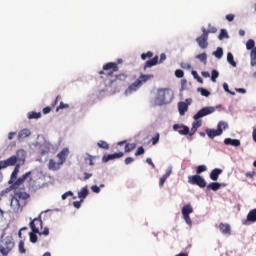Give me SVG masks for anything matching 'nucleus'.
Instances as JSON below:
<instances>
[{"mask_svg": "<svg viewBox=\"0 0 256 256\" xmlns=\"http://www.w3.org/2000/svg\"><path fill=\"white\" fill-rule=\"evenodd\" d=\"M41 178H37L35 176H32V172H27L23 174L21 177H19L13 186H10L5 190L6 193L14 190L17 191L21 188V186L24 185L25 182H27V186L29 191L36 192L37 190L41 189L43 187L42 183L40 182Z\"/></svg>", "mask_w": 256, "mask_h": 256, "instance_id": "1", "label": "nucleus"}, {"mask_svg": "<svg viewBox=\"0 0 256 256\" xmlns=\"http://www.w3.org/2000/svg\"><path fill=\"white\" fill-rule=\"evenodd\" d=\"M154 77V74H141L135 82L126 88L125 95H131L134 92H137L145 83L154 79Z\"/></svg>", "mask_w": 256, "mask_h": 256, "instance_id": "2", "label": "nucleus"}, {"mask_svg": "<svg viewBox=\"0 0 256 256\" xmlns=\"http://www.w3.org/2000/svg\"><path fill=\"white\" fill-rule=\"evenodd\" d=\"M174 99V92L169 88H161L157 92L156 102L159 105H165L172 102Z\"/></svg>", "mask_w": 256, "mask_h": 256, "instance_id": "3", "label": "nucleus"}, {"mask_svg": "<svg viewBox=\"0 0 256 256\" xmlns=\"http://www.w3.org/2000/svg\"><path fill=\"white\" fill-rule=\"evenodd\" d=\"M122 58H118L117 62H108L104 64L103 70H100L99 75H105L107 78L113 77L115 72L119 71V64H122Z\"/></svg>", "mask_w": 256, "mask_h": 256, "instance_id": "4", "label": "nucleus"}, {"mask_svg": "<svg viewBox=\"0 0 256 256\" xmlns=\"http://www.w3.org/2000/svg\"><path fill=\"white\" fill-rule=\"evenodd\" d=\"M216 109L217 108L215 107H206L198 111V113L193 117L195 121L193 122L192 126L198 130L202 126V121H199V119L215 113Z\"/></svg>", "mask_w": 256, "mask_h": 256, "instance_id": "5", "label": "nucleus"}, {"mask_svg": "<svg viewBox=\"0 0 256 256\" xmlns=\"http://www.w3.org/2000/svg\"><path fill=\"white\" fill-rule=\"evenodd\" d=\"M17 156H11L10 158L0 161V170L6 169L10 166H15L17 162L19 161V156L21 155L23 161H25V151L19 150L16 153Z\"/></svg>", "mask_w": 256, "mask_h": 256, "instance_id": "6", "label": "nucleus"}, {"mask_svg": "<svg viewBox=\"0 0 256 256\" xmlns=\"http://www.w3.org/2000/svg\"><path fill=\"white\" fill-rule=\"evenodd\" d=\"M30 196L24 192H15L11 199L10 206L13 210L18 211L21 208L20 200H27Z\"/></svg>", "mask_w": 256, "mask_h": 256, "instance_id": "7", "label": "nucleus"}, {"mask_svg": "<svg viewBox=\"0 0 256 256\" xmlns=\"http://www.w3.org/2000/svg\"><path fill=\"white\" fill-rule=\"evenodd\" d=\"M202 34L201 36H198V38H196V42L199 46L200 49H207L209 47V36H208V32H207V28H201Z\"/></svg>", "mask_w": 256, "mask_h": 256, "instance_id": "8", "label": "nucleus"}, {"mask_svg": "<svg viewBox=\"0 0 256 256\" xmlns=\"http://www.w3.org/2000/svg\"><path fill=\"white\" fill-rule=\"evenodd\" d=\"M188 183L191 184V185H197L200 188L207 187L206 180L200 175L189 176L188 177Z\"/></svg>", "mask_w": 256, "mask_h": 256, "instance_id": "9", "label": "nucleus"}, {"mask_svg": "<svg viewBox=\"0 0 256 256\" xmlns=\"http://www.w3.org/2000/svg\"><path fill=\"white\" fill-rule=\"evenodd\" d=\"M15 247V243L11 239H6L3 246H0L2 256H8Z\"/></svg>", "mask_w": 256, "mask_h": 256, "instance_id": "10", "label": "nucleus"}, {"mask_svg": "<svg viewBox=\"0 0 256 256\" xmlns=\"http://www.w3.org/2000/svg\"><path fill=\"white\" fill-rule=\"evenodd\" d=\"M29 226L33 233H40V229H43L42 215H39L37 218L33 219L29 223Z\"/></svg>", "mask_w": 256, "mask_h": 256, "instance_id": "11", "label": "nucleus"}, {"mask_svg": "<svg viewBox=\"0 0 256 256\" xmlns=\"http://www.w3.org/2000/svg\"><path fill=\"white\" fill-rule=\"evenodd\" d=\"M194 212V209L193 207L190 205V204H187L185 205L183 208H182V215H183V218L185 220V222L188 224V225H192V219L190 218V214H192Z\"/></svg>", "mask_w": 256, "mask_h": 256, "instance_id": "12", "label": "nucleus"}, {"mask_svg": "<svg viewBox=\"0 0 256 256\" xmlns=\"http://www.w3.org/2000/svg\"><path fill=\"white\" fill-rule=\"evenodd\" d=\"M173 130L178 132L180 135L187 136L190 133V128L185 125L175 124Z\"/></svg>", "mask_w": 256, "mask_h": 256, "instance_id": "13", "label": "nucleus"}, {"mask_svg": "<svg viewBox=\"0 0 256 256\" xmlns=\"http://www.w3.org/2000/svg\"><path fill=\"white\" fill-rule=\"evenodd\" d=\"M69 149L68 148H64L59 154H57V158L58 161L60 162V164L64 165L65 162L67 161V158L69 156Z\"/></svg>", "mask_w": 256, "mask_h": 256, "instance_id": "14", "label": "nucleus"}, {"mask_svg": "<svg viewBox=\"0 0 256 256\" xmlns=\"http://www.w3.org/2000/svg\"><path fill=\"white\" fill-rule=\"evenodd\" d=\"M128 74L120 73L116 74L113 80H110V86H113L115 83L119 82H126L128 79Z\"/></svg>", "mask_w": 256, "mask_h": 256, "instance_id": "15", "label": "nucleus"}, {"mask_svg": "<svg viewBox=\"0 0 256 256\" xmlns=\"http://www.w3.org/2000/svg\"><path fill=\"white\" fill-rule=\"evenodd\" d=\"M124 157V153L123 152H119V153H115V154H109V155H104L102 157V161L104 163H107L111 160H114V159H119V158H122Z\"/></svg>", "mask_w": 256, "mask_h": 256, "instance_id": "16", "label": "nucleus"}, {"mask_svg": "<svg viewBox=\"0 0 256 256\" xmlns=\"http://www.w3.org/2000/svg\"><path fill=\"white\" fill-rule=\"evenodd\" d=\"M218 228L223 235L231 236V225L227 223H220Z\"/></svg>", "mask_w": 256, "mask_h": 256, "instance_id": "17", "label": "nucleus"}, {"mask_svg": "<svg viewBox=\"0 0 256 256\" xmlns=\"http://www.w3.org/2000/svg\"><path fill=\"white\" fill-rule=\"evenodd\" d=\"M256 222V208L250 210V212L247 215L246 221L244 222L245 225H248L249 223H255Z\"/></svg>", "mask_w": 256, "mask_h": 256, "instance_id": "18", "label": "nucleus"}, {"mask_svg": "<svg viewBox=\"0 0 256 256\" xmlns=\"http://www.w3.org/2000/svg\"><path fill=\"white\" fill-rule=\"evenodd\" d=\"M62 165H63V164H60L59 161L56 162L55 160L50 159V160H49V163H48V169H49V170H52V171H58V170H60V168H61Z\"/></svg>", "mask_w": 256, "mask_h": 256, "instance_id": "19", "label": "nucleus"}, {"mask_svg": "<svg viewBox=\"0 0 256 256\" xmlns=\"http://www.w3.org/2000/svg\"><path fill=\"white\" fill-rule=\"evenodd\" d=\"M159 63V56H154L151 60H147L144 65V70L156 66Z\"/></svg>", "mask_w": 256, "mask_h": 256, "instance_id": "20", "label": "nucleus"}, {"mask_svg": "<svg viewBox=\"0 0 256 256\" xmlns=\"http://www.w3.org/2000/svg\"><path fill=\"white\" fill-rule=\"evenodd\" d=\"M206 134L210 139H214L217 136H220L221 134H223V130H212V129H207L206 130Z\"/></svg>", "mask_w": 256, "mask_h": 256, "instance_id": "21", "label": "nucleus"}, {"mask_svg": "<svg viewBox=\"0 0 256 256\" xmlns=\"http://www.w3.org/2000/svg\"><path fill=\"white\" fill-rule=\"evenodd\" d=\"M171 174H172V169L171 168L167 169L165 174L159 180L160 188H162L164 186V184L166 183L167 179L171 176Z\"/></svg>", "mask_w": 256, "mask_h": 256, "instance_id": "22", "label": "nucleus"}, {"mask_svg": "<svg viewBox=\"0 0 256 256\" xmlns=\"http://www.w3.org/2000/svg\"><path fill=\"white\" fill-rule=\"evenodd\" d=\"M188 110H189V106L188 104H186V102L178 103V111L181 116H184Z\"/></svg>", "mask_w": 256, "mask_h": 256, "instance_id": "23", "label": "nucleus"}, {"mask_svg": "<svg viewBox=\"0 0 256 256\" xmlns=\"http://www.w3.org/2000/svg\"><path fill=\"white\" fill-rule=\"evenodd\" d=\"M224 144L227 146H234V147H239L241 146V141L237 140V139H231V138H226L224 140Z\"/></svg>", "mask_w": 256, "mask_h": 256, "instance_id": "24", "label": "nucleus"}, {"mask_svg": "<svg viewBox=\"0 0 256 256\" xmlns=\"http://www.w3.org/2000/svg\"><path fill=\"white\" fill-rule=\"evenodd\" d=\"M223 174V170L221 169H214L211 173H210V179L212 181H217L219 179V175Z\"/></svg>", "mask_w": 256, "mask_h": 256, "instance_id": "25", "label": "nucleus"}, {"mask_svg": "<svg viewBox=\"0 0 256 256\" xmlns=\"http://www.w3.org/2000/svg\"><path fill=\"white\" fill-rule=\"evenodd\" d=\"M89 195L88 187H84L81 189L80 192H78V198L81 200V202H84V199L87 198Z\"/></svg>", "mask_w": 256, "mask_h": 256, "instance_id": "26", "label": "nucleus"}, {"mask_svg": "<svg viewBox=\"0 0 256 256\" xmlns=\"http://www.w3.org/2000/svg\"><path fill=\"white\" fill-rule=\"evenodd\" d=\"M195 58L198 59L204 65H207L208 63V54H206V52H202V54H197Z\"/></svg>", "mask_w": 256, "mask_h": 256, "instance_id": "27", "label": "nucleus"}, {"mask_svg": "<svg viewBox=\"0 0 256 256\" xmlns=\"http://www.w3.org/2000/svg\"><path fill=\"white\" fill-rule=\"evenodd\" d=\"M31 135V131L28 129H23L18 134V139H25Z\"/></svg>", "mask_w": 256, "mask_h": 256, "instance_id": "28", "label": "nucleus"}, {"mask_svg": "<svg viewBox=\"0 0 256 256\" xmlns=\"http://www.w3.org/2000/svg\"><path fill=\"white\" fill-rule=\"evenodd\" d=\"M219 189H221V184H219V183H216V182H213V183H211V184H209L208 186H207V190L208 191H217V190H219Z\"/></svg>", "mask_w": 256, "mask_h": 256, "instance_id": "29", "label": "nucleus"}, {"mask_svg": "<svg viewBox=\"0 0 256 256\" xmlns=\"http://www.w3.org/2000/svg\"><path fill=\"white\" fill-rule=\"evenodd\" d=\"M136 148H137V144H135V143H132V144L128 143V144L125 145V153L132 152Z\"/></svg>", "mask_w": 256, "mask_h": 256, "instance_id": "30", "label": "nucleus"}, {"mask_svg": "<svg viewBox=\"0 0 256 256\" xmlns=\"http://www.w3.org/2000/svg\"><path fill=\"white\" fill-rule=\"evenodd\" d=\"M227 61L229 64H231L232 67H237V62H235L233 54H231V52H228L227 54Z\"/></svg>", "mask_w": 256, "mask_h": 256, "instance_id": "31", "label": "nucleus"}, {"mask_svg": "<svg viewBox=\"0 0 256 256\" xmlns=\"http://www.w3.org/2000/svg\"><path fill=\"white\" fill-rule=\"evenodd\" d=\"M18 251H19L20 254H25L27 252V250L25 248V242L23 240L19 241Z\"/></svg>", "mask_w": 256, "mask_h": 256, "instance_id": "32", "label": "nucleus"}, {"mask_svg": "<svg viewBox=\"0 0 256 256\" xmlns=\"http://www.w3.org/2000/svg\"><path fill=\"white\" fill-rule=\"evenodd\" d=\"M17 178H18V174L12 172V174L10 176V180L8 181V184H10V186H13L18 180Z\"/></svg>", "mask_w": 256, "mask_h": 256, "instance_id": "33", "label": "nucleus"}, {"mask_svg": "<svg viewBox=\"0 0 256 256\" xmlns=\"http://www.w3.org/2000/svg\"><path fill=\"white\" fill-rule=\"evenodd\" d=\"M97 146L99 148H102V149H105V150H109V148H110V145L106 141H103V140L99 141L97 143Z\"/></svg>", "mask_w": 256, "mask_h": 256, "instance_id": "34", "label": "nucleus"}, {"mask_svg": "<svg viewBox=\"0 0 256 256\" xmlns=\"http://www.w3.org/2000/svg\"><path fill=\"white\" fill-rule=\"evenodd\" d=\"M42 117L41 113H37V112H31L28 114V119L32 120V119H39Z\"/></svg>", "mask_w": 256, "mask_h": 256, "instance_id": "35", "label": "nucleus"}, {"mask_svg": "<svg viewBox=\"0 0 256 256\" xmlns=\"http://www.w3.org/2000/svg\"><path fill=\"white\" fill-rule=\"evenodd\" d=\"M255 40H248L247 42H246V49L247 50H251V51H253V49H255Z\"/></svg>", "mask_w": 256, "mask_h": 256, "instance_id": "36", "label": "nucleus"}, {"mask_svg": "<svg viewBox=\"0 0 256 256\" xmlns=\"http://www.w3.org/2000/svg\"><path fill=\"white\" fill-rule=\"evenodd\" d=\"M213 55L217 58V59H221L223 57V48H217V50H215L213 52Z\"/></svg>", "mask_w": 256, "mask_h": 256, "instance_id": "37", "label": "nucleus"}, {"mask_svg": "<svg viewBox=\"0 0 256 256\" xmlns=\"http://www.w3.org/2000/svg\"><path fill=\"white\" fill-rule=\"evenodd\" d=\"M229 38V34H227V30H220V34L218 36L219 40H223V39H228Z\"/></svg>", "mask_w": 256, "mask_h": 256, "instance_id": "38", "label": "nucleus"}, {"mask_svg": "<svg viewBox=\"0 0 256 256\" xmlns=\"http://www.w3.org/2000/svg\"><path fill=\"white\" fill-rule=\"evenodd\" d=\"M36 234L39 233H34L33 231L29 233V238L31 243H37L38 242V236Z\"/></svg>", "mask_w": 256, "mask_h": 256, "instance_id": "39", "label": "nucleus"}, {"mask_svg": "<svg viewBox=\"0 0 256 256\" xmlns=\"http://www.w3.org/2000/svg\"><path fill=\"white\" fill-rule=\"evenodd\" d=\"M95 158L96 157H94V156L88 155V157L85 158V163H87L89 166H94L95 165V163H94Z\"/></svg>", "mask_w": 256, "mask_h": 256, "instance_id": "40", "label": "nucleus"}, {"mask_svg": "<svg viewBox=\"0 0 256 256\" xmlns=\"http://www.w3.org/2000/svg\"><path fill=\"white\" fill-rule=\"evenodd\" d=\"M217 78H219V72L217 70H212L211 72V81L213 83L217 82Z\"/></svg>", "mask_w": 256, "mask_h": 256, "instance_id": "41", "label": "nucleus"}, {"mask_svg": "<svg viewBox=\"0 0 256 256\" xmlns=\"http://www.w3.org/2000/svg\"><path fill=\"white\" fill-rule=\"evenodd\" d=\"M198 92L204 97H209L211 95V92L209 90H206V88H198Z\"/></svg>", "mask_w": 256, "mask_h": 256, "instance_id": "42", "label": "nucleus"}, {"mask_svg": "<svg viewBox=\"0 0 256 256\" xmlns=\"http://www.w3.org/2000/svg\"><path fill=\"white\" fill-rule=\"evenodd\" d=\"M160 141V133H156L155 136L151 139L153 146L157 145Z\"/></svg>", "mask_w": 256, "mask_h": 256, "instance_id": "43", "label": "nucleus"}, {"mask_svg": "<svg viewBox=\"0 0 256 256\" xmlns=\"http://www.w3.org/2000/svg\"><path fill=\"white\" fill-rule=\"evenodd\" d=\"M153 57H154L153 52H146V53L141 54V59L143 61L147 60V58H153Z\"/></svg>", "mask_w": 256, "mask_h": 256, "instance_id": "44", "label": "nucleus"}, {"mask_svg": "<svg viewBox=\"0 0 256 256\" xmlns=\"http://www.w3.org/2000/svg\"><path fill=\"white\" fill-rule=\"evenodd\" d=\"M192 75L197 80V82H199L201 84L204 83L203 78H201V76H199L198 72H196L195 70H193Z\"/></svg>", "mask_w": 256, "mask_h": 256, "instance_id": "45", "label": "nucleus"}, {"mask_svg": "<svg viewBox=\"0 0 256 256\" xmlns=\"http://www.w3.org/2000/svg\"><path fill=\"white\" fill-rule=\"evenodd\" d=\"M227 128H229V125L225 122H219L218 123V126H217V129L218 130H227Z\"/></svg>", "mask_w": 256, "mask_h": 256, "instance_id": "46", "label": "nucleus"}, {"mask_svg": "<svg viewBox=\"0 0 256 256\" xmlns=\"http://www.w3.org/2000/svg\"><path fill=\"white\" fill-rule=\"evenodd\" d=\"M207 35L209 36L210 33L215 34L217 33V28L215 26H212V24H209L208 30H206Z\"/></svg>", "mask_w": 256, "mask_h": 256, "instance_id": "47", "label": "nucleus"}, {"mask_svg": "<svg viewBox=\"0 0 256 256\" xmlns=\"http://www.w3.org/2000/svg\"><path fill=\"white\" fill-rule=\"evenodd\" d=\"M68 108H70V105L60 102L59 106L56 108V112H58L60 110L68 109Z\"/></svg>", "mask_w": 256, "mask_h": 256, "instance_id": "48", "label": "nucleus"}, {"mask_svg": "<svg viewBox=\"0 0 256 256\" xmlns=\"http://www.w3.org/2000/svg\"><path fill=\"white\" fill-rule=\"evenodd\" d=\"M207 171V167L204 165L198 166L196 170V174L199 175Z\"/></svg>", "mask_w": 256, "mask_h": 256, "instance_id": "49", "label": "nucleus"}, {"mask_svg": "<svg viewBox=\"0 0 256 256\" xmlns=\"http://www.w3.org/2000/svg\"><path fill=\"white\" fill-rule=\"evenodd\" d=\"M185 76V72L183 70H175V77L178 79H182Z\"/></svg>", "mask_w": 256, "mask_h": 256, "instance_id": "50", "label": "nucleus"}, {"mask_svg": "<svg viewBox=\"0 0 256 256\" xmlns=\"http://www.w3.org/2000/svg\"><path fill=\"white\" fill-rule=\"evenodd\" d=\"M143 154H145V149H144V147H139V148L137 149V151L135 152V156H141V155H143Z\"/></svg>", "mask_w": 256, "mask_h": 256, "instance_id": "51", "label": "nucleus"}, {"mask_svg": "<svg viewBox=\"0 0 256 256\" xmlns=\"http://www.w3.org/2000/svg\"><path fill=\"white\" fill-rule=\"evenodd\" d=\"M223 89H224L225 92H227V93H229L231 95H235V92H231V90H229V84L224 83L223 84Z\"/></svg>", "mask_w": 256, "mask_h": 256, "instance_id": "52", "label": "nucleus"}, {"mask_svg": "<svg viewBox=\"0 0 256 256\" xmlns=\"http://www.w3.org/2000/svg\"><path fill=\"white\" fill-rule=\"evenodd\" d=\"M73 195H74V193L72 191H68V192L64 193L61 196V198H62V200H66L68 197L73 196Z\"/></svg>", "mask_w": 256, "mask_h": 256, "instance_id": "53", "label": "nucleus"}, {"mask_svg": "<svg viewBox=\"0 0 256 256\" xmlns=\"http://www.w3.org/2000/svg\"><path fill=\"white\" fill-rule=\"evenodd\" d=\"M226 20L228 22H233V20H235V14H227L226 15Z\"/></svg>", "mask_w": 256, "mask_h": 256, "instance_id": "54", "label": "nucleus"}, {"mask_svg": "<svg viewBox=\"0 0 256 256\" xmlns=\"http://www.w3.org/2000/svg\"><path fill=\"white\" fill-rule=\"evenodd\" d=\"M82 200H80V201H75V202H73V206L76 208V209H80L81 208V206H82Z\"/></svg>", "mask_w": 256, "mask_h": 256, "instance_id": "55", "label": "nucleus"}, {"mask_svg": "<svg viewBox=\"0 0 256 256\" xmlns=\"http://www.w3.org/2000/svg\"><path fill=\"white\" fill-rule=\"evenodd\" d=\"M39 235L48 236L50 234L49 228H44L43 232H39Z\"/></svg>", "mask_w": 256, "mask_h": 256, "instance_id": "56", "label": "nucleus"}, {"mask_svg": "<svg viewBox=\"0 0 256 256\" xmlns=\"http://www.w3.org/2000/svg\"><path fill=\"white\" fill-rule=\"evenodd\" d=\"M134 161H135L134 158L128 157V158L125 159L124 162H125L126 165H129V164L133 163Z\"/></svg>", "mask_w": 256, "mask_h": 256, "instance_id": "57", "label": "nucleus"}, {"mask_svg": "<svg viewBox=\"0 0 256 256\" xmlns=\"http://www.w3.org/2000/svg\"><path fill=\"white\" fill-rule=\"evenodd\" d=\"M91 190H92L94 193H100V192H101V189H100V187H98V186H92V187H91Z\"/></svg>", "mask_w": 256, "mask_h": 256, "instance_id": "58", "label": "nucleus"}, {"mask_svg": "<svg viewBox=\"0 0 256 256\" xmlns=\"http://www.w3.org/2000/svg\"><path fill=\"white\" fill-rule=\"evenodd\" d=\"M167 59V56L165 53L160 54V60L159 63H163Z\"/></svg>", "mask_w": 256, "mask_h": 256, "instance_id": "59", "label": "nucleus"}, {"mask_svg": "<svg viewBox=\"0 0 256 256\" xmlns=\"http://www.w3.org/2000/svg\"><path fill=\"white\" fill-rule=\"evenodd\" d=\"M197 131H198V129L195 128L194 126H192L191 131L188 133V135L193 136L196 134Z\"/></svg>", "mask_w": 256, "mask_h": 256, "instance_id": "60", "label": "nucleus"}, {"mask_svg": "<svg viewBox=\"0 0 256 256\" xmlns=\"http://www.w3.org/2000/svg\"><path fill=\"white\" fill-rule=\"evenodd\" d=\"M146 162H147L150 166H152L153 169L156 168V166H155V164L153 163V161H152L151 158L146 159Z\"/></svg>", "mask_w": 256, "mask_h": 256, "instance_id": "61", "label": "nucleus"}, {"mask_svg": "<svg viewBox=\"0 0 256 256\" xmlns=\"http://www.w3.org/2000/svg\"><path fill=\"white\" fill-rule=\"evenodd\" d=\"M253 176H255V172L254 171L246 173V177L247 178L253 179Z\"/></svg>", "mask_w": 256, "mask_h": 256, "instance_id": "62", "label": "nucleus"}, {"mask_svg": "<svg viewBox=\"0 0 256 256\" xmlns=\"http://www.w3.org/2000/svg\"><path fill=\"white\" fill-rule=\"evenodd\" d=\"M52 111L51 107H46L43 109V114H49Z\"/></svg>", "mask_w": 256, "mask_h": 256, "instance_id": "63", "label": "nucleus"}, {"mask_svg": "<svg viewBox=\"0 0 256 256\" xmlns=\"http://www.w3.org/2000/svg\"><path fill=\"white\" fill-rule=\"evenodd\" d=\"M253 141L256 143V128L252 132Z\"/></svg>", "mask_w": 256, "mask_h": 256, "instance_id": "64", "label": "nucleus"}]
</instances>
